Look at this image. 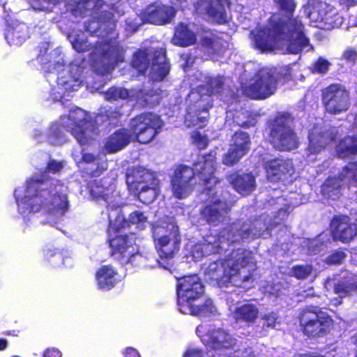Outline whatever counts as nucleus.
Segmentation results:
<instances>
[{
	"label": "nucleus",
	"mask_w": 357,
	"mask_h": 357,
	"mask_svg": "<svg viewBox=\"0 0 357 357\" xmlns=\"http://www.w3.org/2000/svg\"><path fill=\"white\" fill-rule=\"evenodd\" d=\"M216 155L215 150H210L200 155L192 167L183 164L176 166L170 178L172 194L176 199L188 197L197 184L204 186L206 193H210L211 185L220 181L215 175Z\"/></svg>",
	"instance_id": "obj_1"
},
{
	"label": "nucleus",
	"mask_w": 357,
	"mask_h": 357,
	"mask_svg": "<svg viewBox=\"0 0 357 357\" xmlns=\"http://www.w3.org/2000/svg\"><path fill=\"white\" fill-rule=\"evenodd\" d=\"M58 185L49 179L31 178L26 181L24 197H16V203L24 213L42 211L47 215L61 216L68 208V201L66 193L58 190Z\"/></svg>",
	"instance_id": "obj_2"
},
{
	"label": "nucleus",
	"mask_w": 357,
	"mask_h": 357,
	"mask_svg": "<svg viewBox=\"0 0 357 357\" xmlns=\"http://www.w3.org/2000/svg\"><path fill=\"white\" fill-rule=\"evenodd\" d=\"M63 2L66 12L75 17H93L84 24V30L91 34L100 29L107 31L115 26L114 13L101 10L105 4L102 0H33L32 7L35 10L51 12Z\"/></svg>",
	"instance_id": "obj_3"
},
{
	"label": "nucleus",
	"mask_w": 357,
	"mask_h": 357,
	"mask_svg": "<svg viewBox=\"0 0 357 357\" xmlns=\"http://www.w3.org/2000/svg\"><path fill=\"white\" fill-rule=\"evenodd\" d=\"M163 126L160 116L153 112H144L129 123V129L121 128L107 138L104 149L107 153H114L126 148L132 141L140 144L151 142L160 133Z\"/></svg>",
	"instance_id": "obj_4"
},
{
	"label": "nucleus",
	"mask_w": 357,
	"mask_h": 357,
	"mask_svg": "<svg viewBox=\"0 0 357 357\" xmlns=\"http://www.w3.org/2000/svg\"><path fill=\"white\" fill-rule=\"evenodd\" d=\"M255 47L261 51H271L283 41H287V50L291 54H299L310 45L305 36L289 29L278 16L272 15L266 27L257 30L253 35Z\"/></svg>",
	"instance_id": "obj_5"
},
{
	"label": "nucleus",
	"mask_w": 357,
	"mask_h": 357,
	"mask_svg": "<svg viewBox=\"0 0 357 357\" xmlns=\"http://www.w3.org/2000/svg\"><path fill=\"white\" fill-rule=\"evenodd\" d=\"M204 292V287L197 275L182 277L176 287L178 310L183 314L199 317L214 314L216 309L210 298L201 301Z\"/></svg>",
	"instance_id": "obj_6"
},
{
	"label": "nucleus",
	"mask_w": 357,
	"mask_h": 357,
	"mask_svg": "<svg viewBox=\"0 0 357 357\" xmlns=\"http://www.w3.org/2000/svg\"><path fill=\"white\" fill-rule=\"evenodd\" d=\"M205 274L211 280L222 285L230 282L241 287L244 282L254 280L250 259L243 253L238 254L235 258L219 259L210 263Z\"/></svg>",
	"instance_id": "obj_7"
},
{
	"label": "nucleus",
	"mask_w": 357,
	"mask_h": 357,
	"mask_svg": "<svg viewBox=\"0 0 357 357\" xmlns=\"http://www.w3.org/2000/svg\"><path fill=\"white\" fill-rule=\"evenodd\" d=\"M225 79L222 77H207L204 84L199 85L197 91L192 93L196 96L188 107L185 122L188 126L204 128L208 121L209 109L213 107L210 97L220 94L224 90Z\"/></svg>",
	"instance_id": "obj_8"
},
{
	"label": "nucleus",
	"mask_w": 357,
	"mask_h": 357,
	"mask_svg": "<svg viewBox=\"0 0 357 357\" xmlns=\"http://www.w3.org/2000/svg\"><path fill=\"white\" fill-rule=\"evenodd\" d=\"M295 118L287 111L278 112L267 119L265 126L268 142L279 151H291L299 146V138L295 130Z\"/></svg>",
	"instance_id": "obj_9"
},
{
	"label": "nucleus",
	"mask_w": 357,
	"mask_h": 357,
	"mask_svg": "<svg viewBox=\"0 0 357 357\" xmlns=\"http://www.w3.org/2000/svg\"><path fill=\"white\" fill-rule=\"evenodd\" d=\"M131 63L139 75H145L149 68V77L152 82H160L169 75L170 63L165 48L153 50L149 47L137 49L132 54Z\"/></svg>",
	"instance_id": "obj_10"
},
{
	"label": "nucleus",
	"mask_w": 357,
	"mask_h": 357,
	"mask_svg": "<svg viewBox=\"0 0 357 357\" xmlns=\"http://www.w3.org/2000/svg\"><path fill=\"white\" fill-rule=\"evenodd\" d=\"M298 321L301 331L309 339L326 335L333 326V319L317 306L304 307L298 315Z\"/></svg>",
	"instance_id": "obj_11"
},
{
	"label": "nucleus",
	"mask_w": 357,
	"mask_h": 357,
	"mask_svg": "<svg viewBox=\"0 0 357 357\" xmlns=\"http://www.w3.org/2000/svg\"><path fill=\"white\" fill-rule=\"evenodd\" d=\"M108 240L110 248V255L123 266L128 264L134 265L137 257H140L136 238L133 233L117 234H112Z\"/></svg>",
	"instance_id": "obj_12"
},
{
	"label": "nucleus",
	"mask_w": 357,
	"mask_h": 357,
	"mask_svg": "<svg viewBox=\"0 0 357 357\" xmlns=\"http://www.w3.org/2000/svg\"><path fill=\"white\" fill-rule=\"evenodd\" d=\"M155 246L160 258L168 261L174 257L181 245L179 228L174 224H167L165 227H157L153 233Z\"/></svg>",
	"instance_id": "obj_13"
},
{
	"label": "nucleus",
	"mask_w": 357,
	"mask_h": 357,
	"mask_svg": "<svg viewBox=\"0 0 357 357\" xmlns=\"http://www.w3.org/2000/svg\"><path fill=\"white\" fill-rule=\"evenodd\" d=\"M278 84V78L271 70L261 69L252 83L242 86V91L252 100H265L275 93Z\"/></svg>",
	"instance_id": "obj_14"
},
{
	"label": "nucleus",
	"mask_w": 357,
	"mask_h": 357,
	"mask_svg": "<svg viewBox=\"0 0 357 357\" xmlns=\"http://www.w3.org/2000/svg\"><path fill=\"white\" fill-rule=\"evenodd\" d=\"M68 119L66 130L78 143L81 146L92 144L98 132L93 129L89 133V127L92 125L91 116L86 111L77 107L70 111Z\"/></svg>",
	"instance_id": "obj_15"
},
{
	"label": "nucleus",
	"mask_w": 357,
	"mask_h": 357,
	"mask_svg": "<svg viewBox=\"0 0 357 357\" xmlns=\"http://www.w3.org/2000/svg\"><path fill=\"white\" fill-rule=\"evenodd\" d=\"M321 103L326 113L342 114L350 107L349 93L340 84H331L321 90Z\"/></svg>",
	"instance_id": "obj_16"
},
{
	"label": "nucleus",
	"mask_w": 357,
	"mask_h": 357,
	"mask_svg": "<svg viewBox=\"0 0 357 357\" xmlns=\"http://www.w3.org/2000/svg\"><path fill=\"white\" fill-rule=\"evenodd\" d=\"M204 327L199 326L196 328V333L202 344L209 350L222 351L234 349L236 345V339L222 328H213L203 331Z\"/></svg>",
	"instance_id": "obj_17"
},
{
	"label": "nucleus",
	"mask_w": 357,
	"mask_h": 357,
	"mask_svg": "<svg viewBox=\"0 0 357 357\" xmlns=\"http://www.w3.org/2000/svg\"><path fill=\"white\" fill-rule=\"evenodd\" d=\"M232 204L220 198H207L199 210L201 218L208 225L217 227L229 220Z\"/></svg>",
	"instance_id": "obj_18"
},
{
	"label": "nucleus",
	"mask_w": 357,
	"mask_h": 357,
	"mask_svg": "<svg viewBox=\"0 0 357 357\" xmlns=\"http://www.w3.org/2000/svg\"><path fill=\"white\" fill-rule=\"evenodd\" d=\"M308 17L317 24V26L326 30L337 28L343 22V18L333 6L320 0L312 1Z\"/></svg>",
	"instance_id": "obj_19"
},
{
	"label": "nucleus",
	"mask_w": 357,
	"mask_h": 357,
	"mask_svg": "<svg viewBox=\"0 0 357 357\" xmlns=\"http://www.w3.org/2000/svg\"><path fill=\"white\" fill-rule=\"evenodd\" d=\"M261 231L260 222L257 220H248L242 223L232 222L222 228L218 234L222 238L223 243L228 245L240 243L248 238L254 232L259 233Z\"/></svg>",
	"instance_id": "obj_20"
},
{
	"label": "nucleus",
	"mask_w": 357,
	"mask_h": 357,
	"mask_svg": "<svg viewBox=\"0 0 357 357\" xmlns=\"http://www.w3.org/2000/svg\"><path fill=\"white\" fill-rule=\"evenodd\" d=\"M250 135L243 130L236 131L231 136L228 151L223 155L222 164L233 167L245 156L251 149Z\"/></svg>",
	"instance_id": "obj_21"
},
{
	"label": "nucleus",
	"mask_w": 357,
	"mask_h": 357,
	"mask_svg": "<svg viewBox=\"0 0 357 357\" xmlns=\"http://www.w3.org/2000/svg\"><path fill=\"white\" fill-rule=\"evenodd\" d=\"M307 139V155H316L336 144L338 139L337 132L333 129L322 130L313 127L308 131Z\"/></svg>",
	"instance_id": "obj_22"
},
{
	"label": "nucleus",
	"mask_w": 357,
	"mask_h": 357,
	"mask_svg": "<svg viewBox=\"0 0 357 357\" xmlns=\"http://www.w3.org/2000/svg\"><path fill=\"white\" fill-rule=\"evenodd\" d=\"M278 11L282 16L275 13L278 18L286 24L289 29L299 33L300 36H305L304 33V24L300 19L294 17V13L297 6L296 0H273Z\"/></svg>",
	"instance_id": "obj_23"
},
{
	"label": "nucleus",
	"mask_w": 357,
	"mask_h": 357,
	"mask_svg": "<svg viewBox=\"0 0 357 357\" xmlns=\"http://www.w3.org/2000/svg\"><path fill=\"white\" fill-rule=\"evenodd\" d=\"M141 15L145 22L164 25L171 22L175 16V11L172 6L153 3L148 5Z\"/></svg>",
	"instance_id": "obj_24"
},
{
	"label": "nucleus",
	"mask_w": 357,
	"mask_h": 357,
	"mask_svg": "<svg viewBox=\"0 0 357 357\" xmlns=\"http://www.w3.org/2000/svg\"><path fill=\"white\" fill-rule=\"evenodd\" d=\"M330 226L333 238L344 243L351 242L357 234L355 224L346 215H334Z\"/></svg>",
	"instance_id": "obj_25"
},
{
	"label": "nucleus",
	"mask_w": 357,
	"mask_h": 357,
	"mask_svg": "<svg viewBox=\"0 0 357 357\" xmlns=\"http://www.w3.org/2000/svg\"><path fill=\"white\" fill-rule=\"evenodd\" d=\"M222 238L218 232L206 234L203 240L196 243L192 249V255L195 258H202L211 255L220 254L224 250Z\"/></svg>",
	"instance_id": "obj_26"
},
{
	"label": "nucleus",
	"mask_w": 357,
	"mask_h": 357,
	"mask_svg": "<svg viewBox=\"0 0 357 357\" xmlns=\"http://www.w3.org/2000/svg\"><path fill=\"white\" fill-rule=\"evenodd\" d=\"M109 225L107 227V234L110 236L112 234L119 233L121 229L130 228L131 225L144 224L147 221V217L140 211L136 210L130 213L126 218L121 211L114 220L109 217Z\"/></svg>",
	"instance_id": "obj_27"
},
{
	"label": "nucleus",
	"mask_w": 357,
	"mask_h": 357,
	"mask_svg": "<svg viewBox=\"0 0 357 357\" xmlns=\"http://www.w3.org/2000/svg\"><path fill=\"white\" fill-rule=\"evenodd\" d=\"M226 178L233 189L241 195H248L256 188L255 177L251 172L234 170L227 174Z\"/></svg>",
	"instance_id": "obj_28"
},
{
	"label": "nucleus",
	"mask_w": 357,
	"mask_h": 357,
	"mask_svg": "<svg viewBox=\"0 0 357 357\" xmlns=\"http://www.w3.org/2000/svg\"><path fill=\"white\" fill-rule=\"evenodd\" d=\"M264 169L267 179L273 183H278L287 175H291L293 171L291 163L282 158H274L266 161Z\"/></svg>",
	"instance_id": "obj_29"
},
{
	"label": "nucleus",
	"mask_w": 357,
	"mask_h": 357,
	"mask_svg": "<svg viewBox=\"0 0 357 357\" xmlns=\"http://www.w3.org/2000/svg\"><path fill=\"white\" fill-rule=\"evenodd\" d=\"M73 49L79 53L92 50V54L99 55L102 59L110 61L109 49L108 44L103 41H98L94 45L90 43L86 38H81L77 35L71 41Z\"/></svg>",
	"instance_id": "obj_30"
},
{
	"label": "nucleus",
	"mask_w": 357,
	"mask_h": 357,
	"mask_svg": "<svg viewBox=\"0 0 357 357\" xmlns=\"http://www.w3.org/2000/svg\"><path fill=\"white\" fill-rule=\"evenodd\" d=\"M155 181L153 174L142 167L136 168L126 175V183L130 192H137L143 185H155Z\"/></svg>",
	"instance_id": "obj_31"
},
{
	"label": "nucleus",
	"mask_w": 357,
	"mask_h": 357,
	"mask_svg": "<svg viewBox=\"0 0 357 357\" xmlns=\"http://www.w3.org/2000/svg\"><path fill=\"white\" fill-rule=\"evenodd\" d=\"M118 272L112 265H103L100 267L95 275L99 289L109 291L118 283Z\"/></svg>",
	"instance_id": "obj_32"
},
{
	"label": "nucleus",
	"mask_w": 357,
	"mask_h": 357,
	"mask_svg": "<svg viewBox=\"0 0 357 357\" xmlns=\"http://www.w3.org/2000/svg\"><path fill=\"white\" fill-rule=\"evenodd\" d=\"M206 7L207 16L215 24H225L228 22L226 8L229 7L228 0H207Z\"/></svg>",
	"instance_id": "obj_33"
},
{
	"label": "nucleus",
	"mask_w": 357,
	"mask_h": 357,
	"mask_svg": "<svg viewBox=\"0 0 357 357\" xmlns=\"http://www.w3.org/2000/svg\"><path fill=\"white\" fill-rule=\"evenodd\" d=\"M259 316V309L255 304L245 303L237 305L232 312V317L236 323L251 325Z\"/></svg>",
	"instance_id": "obj_34"
},
{
	"label": "nucleus",
	"mask_w": 357,
	"mask_h": 357,
	"mask_svg": "<svg viewBox=\"0 0 357 357\" xmlns=\"http://www.w3.org/2000/svg\"><path fill=\"white\" fill-rule=\"evenodd\" d=\"M174 44L179 47H188L197 42V36L185 22H179L174 28L172 38Z\"/></svg>",
	"instance_id": "obj_35"
},
{
	"label": "nucleus",
	"mask_w": 357,
	"mask_h": 357,
	"mask_svg": "<svg viewBox=\"0 0 357 357\" xmlns=\"http://www.w3.org/2000/svg\"><path fill=\"white\" fill-rule=\"evenodd\" d=\"M29 36V29L24 23L17 24L6 33V40L12 45H21Z\"/></svg>",
	"instance_id": "obj_36"
},
{
	"label": "nucleus",
	"mask_w": 357,
	"mask_h": 357,
	"mask_svg": "<svg viewBox=\"0 0 357 357\" xmlns=\"http://www.w3.org/2000/svg\"><path fill=\"white\" fill-rule=\"evenodd\" d=\"M337 154L345 158L357 154V135H347L343 137L337 145Z\"/></svg>",
	"instance_id": "obj_37"
},
{
	"label": "nucleus",
	"mask_w": 357,
	"mask_h": 357,
	"mask_svg": "<svg viewBox=\"0 0 357 357\" xmlns=\"http://www.w3.org/2000/svg\"><path fill=\"white\" fill-rule=\"evenodd\" d=\"M344 179L340 178L339 173L337 176L328 177L323 185L322 193L329 198L339 197L340 190L343 186Z\"/></svg>",
	"instance_id": "obj_38"
},
{
	"label": "nucleus",
	"mask_w": 357,
	"mask_h": 357,
	"mask_svg": "<svg viewBox=\"0 0 357 357\" xmlns=\"http://www.w3.org/2000/svg\"><path fill=\"white\" fill-rule=\"evenodd\" d=\"M86 188L90 195L96 199H102L109 202V190L105 186L102 179H93L87 183Z\"/></svg>",
	"instance_id": "obj_39"
},
{
	"label": "nucleus",
	"mask_w": 357,
	"mask_h": 357,
	"mask_svg": "<svg viewBox=\"0 0 357 357\" xmlns=\"http://www.w3.org/2000/svg\"><path fill=\"white\" fill-rule=\"evenodd\" d=\"M199 45L208 56L219 54L222 49V45L218 38L208 36L201 38Z\"/></svg>",
	"instance_id": "obj_40"
},
{
	"label": "nucleus",
	"mask_w": 357,
	"mask_h": 357,
	"mask_svg": "<svg viewBox=\"0 0 357 357\" xmlns=\"http://www.w3.org/2000/svg\"><path fill=\"white\" fill-rule=\"evenodd\" d=\"M130 194L135 195L143 204H149L157 197V188L155 185H143L137 192H132Z\"/></svg>",
	"instance_id": "obj_41"
},
{
	"label": "nucleus",
	"mask_w": 357,
	"mask_h": 357,
	"mask_svg": "<svg viewBox=\"0 0 357 357\" xmlns=\"http://www.w3.org/2000/svg\"><path fill=\"white\" fill-rule=\"evenodd\" d=\"M339 176L348 185H357V160L349 162L339 172Z\"/></svg>",
	"instance_id": "obj_42"
},
{
	"label": "nucleus",
	"mask_w": 357,
	"mask_h": 357,
	"mask_svg": "<svg viewBox=\"0 0 357 357\" xmlns=\"http://www.w3.org/2000/svg\"><path fill=\"white\" fill-rule=\"evenodd\" d=\"M130 97V91L124 87L111 86L105 92L107 100L112 102L119 100H125Z\"/></svg>",
	"instance_id": "obj_43"
},
{
	"label": "nucleus",
	"mask_w": 357,
	"mask_h": 357,
	"mask_svg": "<svg viewBox=\"0 0 357 357\" xmlns=\"http://www.w3.org/2000/svg\"><path fill=\"white\" fill-rule=\"evenodd\" d=\"M313 267L310 264H297L291 269V275L297 280H305L312 273Z\"/></svg>",
	"instance_id": "obj_44"
},
{
	"label": "nucleus",
	"mask_w": 357,
	"mask_h": 357,
	"mask_svg": "<svg viewBox=\"0 0 357 357\" xmlns=\"http://www.w3.org/2000/svg\"><path fill=\"white\" fill-rule=\"evenodd\" d=\"M44 257L48 262L53 265H59L64 263L63 252L56 248H48L45 250L44 251Z\"/></svg>",
	"instance_id": "obj_45"
},
{
	"label": "nucleus",
	"mask_w": 357,
	"mask_h": 357,
	"mask_svg": "<svg viewBox=\"0 0 357 357\" xmlns=\"http://www.w3.org/2000/svg\"><path fill=\"white\" fill-rule=\"evenodd\" d=\"M331 66L330 62L322 58H318L310 68V70L313 73L325 74L328 72Z\"/></svg>",
	"instance_id": "obj_46"
},
{
	"label": "nucleus",
	"mask_w": 357,
	"mask_h": 357,
	"mask_svg": "<svg viewBox=\"0 0 357 357\" xmlns=\"http://www.w3.org/2000/svg\"><path fill=\"white\" fill-rule=\"evenodd\" d=\"M334 292L340 296H347L354 289L352 284L338 282L334 285Z\"/></svg>",
	"instance_id": "obj_47"
},
{
	"label": "nucleus",
	"mask_w": 357,
	"mask_h": 357,
	"mask_svg": "<svg viewBox=\"0 0 357 357\" xmlns=\"http://www.w3.org/2000/svg\"><path fill=\"white\" fill-rule=\"evenodd\" d=\"M346 256L343 250H336L328 256L326 262L328 264H340Z\"/></svg>",
	"instance_id": "obj_48"
},
{
	"label": "nucleus",
	"mask_w": 357,
	"mask_h": 357,
	"mask_svg": "<svg viewBox=\"0 0 357 357\" xmlns=\"http://www.w3.org/2000/svg\"><path fill=\"white\" fill-rule=\"evenodd\" d=\"M192 139L194 144L200 150L206 149L208 145L209 140L206 135H202L199 132H196L193 135Z\"/></svg>",
	"instance_id": "obj_49"
},
{
	"label": "nucleus",
	"mask_w": 357,
	"mask_h": 357,
	"mask_svg": "<svg viewBox=\"0 0 357 357\" xmlns=\"http://www.w3.org/2000/svg\"><path fill=\"white\" fill-rule=\"evenodd\" d=\"M63 167L61 162L50 160L47 164L46 170L49 172L57 173Z\"/></svg>",
	"instance_id": "obj_50"
},
{
	"label": "nucleus",
	"mask_w": 357,
	"mask_h": 357,
	"mask_svg": "<svg viewBox=\"0 0 357 357\" xmlns=\"http://www.w3.org/2000/svg\"><path fill=\"white\" fill-rule=\"evenodd\" d=\"M342 59L347 62L354 63L357 59V52L354 47L346 50L342 53Z\"/></svg>",
	"instance_id": "obj_51"
},
{
	"label": "nucleus",
	"mask_w": 357,
	"mask_h": 357,
	"mask_svg": "<svg viewBox=\"0 0 357 357\" xmlns=\"http://www.w3.org/2000/svg\"><path fill=\"white\" fill-rule=\"evenodd\" d=\"M257 121L255 116L252 114H248L246 119L241 123H238V126L243 128H250L256 126Z\"/></svg>",
	"instance_id": "obj_52"
},
{
	"label": "nucleus",
	"mask_w": 357,
	"mask_h": 357,
	"mask_svg": "<svg viewBox=\"0 0 357 357\" xmlns=\"http://www.w3.org/2000/svg\"><path fill=\"white\" fill-rule=\"evenodd\" d=\"M276 319L277 318L275 313L270 312L265 314L263 317V320L264 321V325L266 327H273L275 326Z\"/></svg>",
	"instance_id": "obj_53"
},
{
	"label": "nucleus",
	"mask_w": 357,
	"mask_h": 357,
	"mask_svg": "<svg viewBox=\"0 0 357 357\" xmlns=\"http://www.w3.org/2000/svg\"><path fill=\"white\" fill-rule=\"evenodd\" d=\"M183 357H204V354L201 349H188L183 354Z\"/></svg>",
	"instance_id": "obj_54"
},
{
	"label": "nucleus",
	"mask_w": 357,
	"mask_h": 357,
	"mask_svg": "<svg viewBox=\"0 0 357 357\" xmlns=\"http://www.w3.org/2000/svg\"><path fill=\"white\" fill-rule=\"evenodd\" d=\"M61 352L56 348L49 347L43 354V357H61Z\"/></svg>",
	"instance_id": "obj_55"
},
{
	"label": "nucleus",
	"mask_w": 357,
	"mask_h": 357,
	"mask_svg": "<svg viewBox=\"0 0 357 357\" xmlns=\"http://www.w3.org/2000/svg\"><path fill=\"white\" fill-rule=\"evenodd\" d=\"M338 2L342 8L347 10L357 5V0H338Z\"/></svg>",
	"instance_id": "obj_56"
},
{
	"label": "nucleus",
	"mask_w": 357,
	"mask_h": 357,
	"mask_svg": "<svg viewBox=\"0 0 357 357\" xmlns=\"http://www.w3.org/2000/svg\"><path fill=\"white\" fill-rule=\"evenodd\" d=\"M125 357H141L137 349L132 347H128L124 352Z\"/></svg>",
	"instance_id": "obj_57"
},
{
	"label": "nucleus",
	"mask_w": 357,
	"mask_h": 357,
	"mask_svg": "<svg viewBox=\"0 0 357 357\" xmlns=\"http://www.w3.org/2000/svg\"><path fill=\"white\" fill-rule=\"evenodd\" d=\"M82 159L86 163L93 162L96 160V155L90 153H86L82 154Z\"/></svg>",
	"instance_id": "obj_58"
},
{
	"label": "nucleus",
	"mask_w": 357,
	"mask_h": 357,
	"mask_svg": "<svg viewBox=\"0 0 357 357\" xmlns=\"http://www.w3.org/2000/svg\"><path fill=\"white\" fill-rule=\"evenodd\" d=\"M94 68H95V71H96L98 74H99V75H105V73H107V70H108V66H107V65H105V66H103V70H100V69H99V68H98V65H97V63H95V64H94Z\"/></svg>",
	"instance_id": "obj_59"
},
{
	"label": "nucleus",
	"mask_w": 357,
	"mask_h": 357,
	"mask_svg": "<svg viewBox=\"0 0 357 357\" xmlns=\"http://www.w3.org/2000/svg\"><path fill=\"white\" fill-rule=\"evenodd\" d=\"M8 347V341L4 338H0V351L5 350Z\"/></svg>",
	"instance_id": "obj_60"
},
{
	"label": "nucleus",
	"mask_w": 357,
	"mask_h": 357,
	"mask_svg": "<svg viewBox=\"0 0 357 357\" xmlns=\"http://www.w3.org/2000/svg\"><path fill=\"white\" fill-rule=\"evenodd\" d=\"M103 172V169H99L98 167L94 171H93L90 174L92 176H99Z\"/></svg>",
	"instance_id": "obj_61"
},
{
	"label": "nucleus",
	"mask_w": 357,
	"mask_h": 357,
	"mask_svg": "<svg viewBox=\"0 0 357 357\" xmlns=\"http://www.w3.org/2000/svg\"><path fill=\"white\" fill-rule=\"evenodd\" d=\"M299 357H325V356H321V355L312 356L310 354H302V355H300Z\"/></svg>",
	"instance_id": "obj_62"
},
{
	"label": "nucleus",
	"mask_w": 357,
	"mask_h": 357,
	"mask_svg": "<svg viewBox=\"0 0 357 357\" xmlns=\"http://www.w3.org/2000/svg\"><path fill=\"white\" fill-rule=\"evenodd\" d=\"M54 135H55V134L54 132H52L50 135V137H54Z\"/></svg>",
	"instance_id": "obj_63"
}]
</instances>
